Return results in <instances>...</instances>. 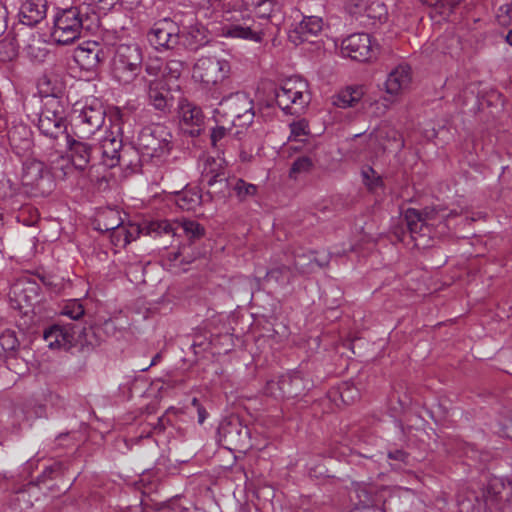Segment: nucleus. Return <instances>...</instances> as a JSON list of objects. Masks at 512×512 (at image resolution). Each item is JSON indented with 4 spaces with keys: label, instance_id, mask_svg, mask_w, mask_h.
I'll return each mask as SVG.
<instances>
[{
    "label": "nucleus",
    "instance_id": "f257e3e1",
    "mask_svg": "<svg viewBox=\"0 0 512 512\" xmlns=\"http://www.w3.org/2000/svg\"><path fill=\"white\" fill-rule=\"evenodd\" d=\"M445 212V209L435 207H426L422 211L414 208L406 210L404 218L415 247L426 248L429 246L432 234L431 226L436 221L457 215L455 211H451L449 214Z\"/></svg>",
    "mask_w": 512,
    "mask_h": 512
},
{
    "label": "nucleus",
    "instance_id": "f03ea898",
    "mask_svg": "<svg viewBox=\"0 0 512 512\" xmlns=\"http://www.w3.org/2000/svg\"><path fill=\"white\" fill-rule=\"evenodd\" d=\"M228 22L222 27L225 37L261 42L266 33V24L257 21L248 10H231L223 16Z\"/></svg>",
    "mask_w": 512,
    "mask_h": 512
},
{
    "label": "nucleus",
    "instance_id": "7ed1b4c3",
    "mask_svg": "<svg viewBox=\"0 0 512 512\" xmlns=\"http://www.w3.org/2000/svg\"><path fill=\"white\" fill-rule=\"evenodd\" d=\"M82 28L83 18L79 7L59 9L54 15L51 37L56 43L67 45L80 37Z\"/></svg>",
    "mask_w": 512,
    "mask_h": 512
},
{
    "label": "nucleus",
    "instance_id": "20e7f679",
    "mask_svg": "<svg viewBox=\"0 0 512 512\" xmlns=\"http://www.w3.org/2000/svg\"><path fill=\"white\" fill-rule=\"evenodd\" d=\"M146 71L153 79L149 80L150 103L158 110L165 111L169 106L170 82L176 80L180 72L170 66H146Z\"/></svg>",
    "mask_w": 512,
    "mask_h": 512
},
{
    "label": "nucleus",
    "instance_id": "39448f33",
    "mask_svg": "<svg viewBox=\"0 0 512 512\" xmlns=\"http://www.w3.org/2000/svg\"><path fill=\"white\" fill-rule=\"evenodd\" d=\"M40 132L53 140L65 139L68 136L64 109L58 97L45 101L38 119Z\"/></svg>",
    "mask_w": 512,
    "mask_h": 512
},
{
    "label": "nucleus",
    "instance_id": "423d86ee",
    "mask_svg": "<svg viewBox=\"0 0 512 512\" xmlns=\"http://www.w3.org/2000/svg\"><path fill=\"white\" fill-rule=\"evenodd\" d=\"M307 89L306 81L299 77H291L276 91V103L286 113H298L309 103Z\"/></svg>",
    "mask_w": 512,
    "mask_h": 512
},
{
    "label": "nucleus",
    "instance_id": "0eeeda50",
    "mask_svg": "<svg viewBox=\"0 0 512 512\" xmlns=\"http://www.w3.org/2000/svg\"><path fill=\"white\" fill-rule=\"evenodd\" d=\"M215 113L231 118L234 126L245 127L254 119L253 101L246 93L236 92L224 97Z\"/></svg>",
    "mask_w": 512,
    "mask_h": 512
},
{
    "label": "nucleus",
    "instance_id": "6e6552de",
    "mask_svg": "<svg viewBox=\"0 0 512 512\" xmlns=\"http://www.w3.org/2000/svg\"><path fill=\"white\" fill-rule=\"evenodd\" d=\"M76 103L74 112L78 113L75 117V134L80 139L89 138L104 123L105 111L97 99H92L90 103H85L81 108Z\"/></svg>",
    "mask_w": 512,
    "mask_h": 512
},
{
    "label": "nucleus",
    "instance_id": "1a4fd4ad",
    "mask_svg": "<svg viewBox=\"0 0 512 512\" xmlns=\"http://www.w3.org/2000/svg\"><path fill=\"white\" fill-rule=\"evenodd\" d=\"M171 134L163 125L144 128L138 137V144L144 156L161 158L171 149Z\"/></svg>",
    "mask_w": 512,
    "mask_h": 512
},
{
    "label": "nucleus",
    "instance_id": "9d476101",
    "mask_svg": "<svg viewBox=\"0 0 512 512\" xmlns=\"http://www.w3.org/2000/svg\"><path fill=\"white\" fill-rule=\"evenodd\" d=\"M149 43L156 50L173 49L180 44L181 34L178 28V16L174 20L164 18L154 23L147 34Z\"/></svg>",
    "mask_w": 512,
    "mask_h": 512
},
{
    "label": "nucleus",
    "instance_id": "9b49d317",
    "mask_svg": "<svg viewBox=\"0 0 512 512\" xmlns=\"http://www.w3.org/2000/svg\"><path fill=\"white\" fill-rule=\"evenodd\" d=\"M64 142L70 152L69 157L75 169L79 171H85L88 169L85 176V183L83 185H86L88 182L93 183L98 181L99 177L93 174L95 166H89L92 146L84 141L74 139L70 135L65 136Z\"/></svg>",
    "mask_w": 512,
    "mask_h": 512
},
{
    "label": "nucleus",
    "instance_id": "f8f14e48",
    "mask_svg": "<svg viewBox=\"0 0 512 512\" xmlns=\"http://www.w3.org/2000/svg\"><path fill=\"white\" fill-rule=\"evenodd\" d=\"M341 55L353 61L365 62L374 54L371 36L367 33H355L342 41Z\"/></svg>",
    "mask_w": 512,
    "mask_h": 512
},
{
    "label": "nucleus",
    "instance_id": "ddd939ff",
    "mask_svg": "<svg viewBox=\"0 0 512 512\" xmlns=\"http://www.w3.org/2000/svg\"><path fill=\"white\" fill-rule=\"evenodd\" d=\"M178 28L179 34H181L180 44L183 46L196 49L206 42V29L198 23L193 12L178 17Z\"/></svg>",
    "mask_w": 512,
    "mask_h": 512
},
{
    "label": "nucleus",
    "instance_id": "4468645a",
    "mask_svg": "<svg viewBox=\"0 0 512 512\" xmlns=\"http://www.w3.org/2000/svg\"><path fill=\"white\" fill-rule=\"evenodd\" d=\"M76 326L54 324L44 330L43 339L51 349L68 350L76 343Z\"/></svg>",
    "mask_w": 512,
    "mask_h": 512
},
{
    "label": "nucleus",
    "instance_id": "2eb2a0df",
    "mask_svg": "<svg viewBox=\"0 0 512 512\" xmlns=\"http://www.w3.org/2000/svg\"><path fill=\"white\" fill-rule=\"evenodd\" d=\"M178 115L182 127L191 135L198 136L204 124V115L201 108L186 98L178 102Z\"/></svg>",
    "mask_w": 512,
    "mask_h": 512
},
{
    "label": "nucleus",
    "instance_id": "dca6fc26",
    "mask_svg": "<svg viewBox=\"0 0 512 512\" xmlns=\"http://www.w3.org/2000/svg\"><path fill=\"white\" fill-rule=\"evenodd\" d=\"M19 22L34 27L42 22L47 14V0H19Z\"/></svg>",
    "mask_w": 512,
    "mask_h": 512
},
{
    "label": "nucleus",
    "instance_id": "f3484780",
    "mask_svg": "<svg viewBox=\"0 0 512 512\" xmlns=\"http://www.w3.org/2000/svg\"><path fill=\"white\" fill-rule=\"evenodd\" d=\"M411 83V66H395L387 76L385 90L390 95H399L408 90Z\"/></svg>",
    "mask_w": 512,
    "mask_h": 512
},
{
    "label": "nucleus",
    "instance_id": "a211bd4d",
    "mask_svg": "<svg viewBox=\"0 0 512 512\" xmlns=\"http://www.w3.org/2000/svg\"><path fill=\"white\" fill-rule=\"evenodd\" d=\"M225 161L218 157H207L203 163L201 183L208 187L220 183L226 185Z\"/></svg>",
    "mask_w": 512,
    "mask_h": 512
},
{
    "label": "nucleus",
    "instance_id": "6ab92c4d",
    "mask_svg": "<svg viewBox=\"0 0 512 512\" xmlns=\"http://www.w3.org/2000/svg\"><path fill=\"white\" fill-rule=\"evenodd\" d=\"M122 140L109 135L105 137L100 145L102 162L108 168H113L124 161L127 151L122 150Z\"/></svg>",
    "mask_w": 512,
    "mask_h": 512
},
{
    "label": "nucleus",
    "instance_id": "aec40b11",
    "mask_svg": "<svg viewBox=\"0 0 512 512\" xmlns=\"http://www.w3.org/2000/svg\"><path fill=\"white\" fill-rule=\"evenodd\" d=\"M310 388V380L305 379L300 370L282 375V393L285 398L296 397Z\"/></svg>",
    "mask_w": 512,
    "mask_h": 512
},
{
    "label": "nucleus",
    "instance_id": "412c9836",
    "mask_svg": "<svg viewBox=\"0 0 512 512\" xmlns=\"http://www.w3.org/2000/svg\"><path fill=\"white\" fill-rule=\"evenodd\" d=\"M323 28V20L317 16H308L297 25L290 39L297 44V42L309 41L310 36L318 35Z\"/></svg>",
    "mask_w": 512,
    "mask_h": 512
},
{
    "label": "nucleus",
    "instance_id": "4be33fe9",
    "mask_svg": "<svg viewBox=\"0 0 512 512\" xmlns=\"http://www.w3.org/2000/svg\"><path fill=\"white\" fill-rule=\"evenodd\" d=\"M45 180L49 181L50 179L42 162L31 161L25 164L22 175V182L25 186L41 190Z\"/></svg>",
    "mask_w": 512,
    "mask_h": 512
},
{
    "label": "nucleus",
    "instance_id": "5701e85b",
    "mask_svg": "<svg viewBox=\"0 0 512 512\" xmlns=\"http://www.w3.org/2000/svg\"><path fill=\"white\" fill-rule=\"evenodd\" d=\"M230 66H194L193 78L206 86L215 85L227 77Z\"/></svg>",
    "mask_w": 512,
    "mask_h": 512
},
{
    "label": "nucleus",
    "instance_id": "b1692460",
    "mask_svg": "<svg viewBox=\"0 0 512 512\" xmlns=\"http://www.w3.org/2000/svg\"><path fill=\"white\" fill-rule=\"evenodd\" d=\"M347 10L352 15L365 14L369 18L382 19L386 15L385 5L381 2L368 4L366 0H349Z\"/></svg>",
    "mask_w": 512,
    "mask_h": 512
},
{
    "label": "nucleus",
    "instance_id": "393cba45",
    "mask_svg": "<svg viewBox=\"0 0 512 512\" xmlns=\"http://www.w3.org/2000/svg\"><path fill=\"white\" fill-rule=\"evenodd\" d=\"M364 87L360 85L348 86L333 97L332 103L338 108L354 107L364 96Z\"/></svg>",
    "mask_w": 512,
    "mask_h": 512
},
{
    "label": "nucleus",
    "instance_id": "a878e982",
    "mask_svg": "<svg viewBox=\"0 0 512 512\" xmlns=\"http://www.w3.org/2000/svg\"><path fill=\"white\" fill-rule=\"evenodd\" d=\"M201 202L202 195L196 187L186 188L175 195V203L182 210H195Z\"/></svg>",
    "mask_w": 512,
    "mask_h": 512
},
{
    "label": "nucleus",
    "instance_id": "bb28decb",
    "mask_svg": "<svg viewBox=\"0 0 512 512\" xmlns=\"http://www.w3.org/2000/svg\"><path fill=\"white\" fill-rule=\"evenodd\" d=\"M280 4L276 0H270L263 5L255 8L257 21H262L266 24V30L269 24L277 25L276 20H280Z\"/></svg>",
    "mask_w": 512,
    "mask_h": 512
},
{
    "label": "nucleus",
    "instance_id": "cd10ccee",
    "mask_svg": "<svg viewBox=\"0 0 512 512\" xmlns=\"http://www.w3.org/2000/svg\"><path fill=\"white\" fill-rule=\"evenodd\" d=\"M145 235L158 237L162 235L176 236V221L169 222L168 220H151L143 223Z\"/></svg>",
    "mask_w": 512,
    "mask_h": 512
},
{
    "label": "nucleus",
    "instance_id": "c85d7f7f",
    "mask_svg": "<svg viewBox=\"0 0 512 512\" xmlns=\"http://www.w3.org/2000/svg\"><path fill=\"white\" fill-rule=\"evenodd\" d=\"M327 264L326 262L318 261L313 252H310L308 256L306 255H295L294 264L292 270L294 271V275L297 274H308L314 271V267H324Z\"/></svg>",
    "mask_w": 512,
    "mask_h": 512
},
{
    "label": "nucleus",
    "instance_id": "c756f323",
    "mask_svg": "<svg viewBox=\"0 0 512 512\" xmlns=\"http://www.w3.org/2000/svg\"><path fill=\"white\" fill-rule=\"evenodd\" d=\"M115 62H119V64H141L142 55L140 48L135 44H122L118 46Z\"/></svg>",
    "mask_w": 512,
    "mask_h": 512
},
{
    "label": "nucleus",
    "instance_id": "7c9ffc66",
    "mask_svg": "<svg viewBox=\"0 0 512 512\" xmlns=\"http://www.w3.org/2000/svg\"><path fill=\"white\" fill-rule=\"evenodd\" d=\"M50 168L54 177L59 179L67 178L76 170L70 158L58 154L50 159Z\"/></svg>",
    "mask_w": 512,
    "mask_h": 512
},
{
    "label": "nucleus",
    "instance_id": "2f4dec72",
    "mask_svg": "<svg viewBox=\"0 0 512 512\" xmlns=\"http://www.w3.org/2000/svg\"><path fill=\"white\" fill-rule=\"evenodd\" d=\"M204 231V227L194 220L182 219L176 221V235H180V232H182L191 241L203 237Z\"/></svg>",
    "mask_w": 512,
    "mask_h": 512
},
{
    "label": "nucleus",
    "instance_id": "473e14b6",
    "mask_svg": "<svg viewBox=\"0 0 512 512\" xmlns=\"http://www.w3.org/2000/svg\"><path fill=\"white\" fill-rule=\"evenodd\" d=\"M362 182L371 193H377L383 190L384 183L382 177L370 166H365L361 170Z\"/></svg>",
    "mask_w": 512,
    "mask_h": 512
},
{
    "label": "nucleus",
    "instance_id": "72a5a7b5",
    "mask_svg": "<svg viewBox=\"0 0 512 512\" xmlns=\"http://www.w3.org/2000/svg\"><path fill=\"white\" fill-rule=\"evenodd\" d=\"M295 275L290 266L280 265L267 271V280H273L281 286L288 285L293 282Z\"/></svg>",
    "mask_w": 512,
    "mask_h": 512
},
{
    "label": "nucleus",
    "instance_id": "f704fd0d",
    "mask_svg": "<svg viewBox=\"0 0 512 512\" xmlns=\"http://www.w3.org/2000/svg\"><path fill=\"white\" fill-rule=\"evenodd\" d=\"M18 55V45L14 39L4 38L0 41V63L12 62Z\"/></svg>",
    "mask_w": 512,
    "mask_h": 512
},
{
    "label": "nucleus",
    "instance_id": "c9c22d12",
    "mask_svg": "<svg viewBox=\"0 0 512 512\" xmlns=\"http://www.w3.org/2000/svg\"><path fill=\"white\" fill-rule=\"evenodd\" d=\"M141 66H113V76L121 84H128L134 80Z\"/></svg>",
    "mask_w": 512,
    "mask_h": 512
},
{
    "label": "nucleus",
    "instance_id": "e433bc0d",
    "mask_svg": "<svg viewBox=\"0 0 512 512\" xmlns=\"http://www.w3.org/2000/svg\"><path fill=\"white\" fill-rule=\"evenodd\" d=\"M230 185L240 200L254 196L257 192L256 185L247 183L243 179H235L234 183H230Z\"/></svg>",
    "mask_w": 512,
    "mask_h": 512
},
{
    "label": "nucleus",
    "instance_id": "4c0bfd02",
    "mask_svg": "<svg viewBox=\"0 0 512 512\" xmlns=\"http://www.w3.org/2000/svg\"><path fill=\"white\" fill-rule=\"evenodd\" d=\"M85 313V309L82 303L77 299L68 300L62 310L61 314L67 316L73 320L80 319Z\"/></svg>",
    "mask_w": 512,
    "mask_h": 512
},
{
    "label": "nucleus",
    "instance_id": "58836bf2",
    "mask_svg": "<svg viewBox=\"0 0 512 512\" xmlns=\"http://www.w3.org/2000/svg\"><path fill=\"white\" fill-rule=\"evenodd\" d=\"M312 167L313 161L310 157H299L293 162L289 175L291 178H296L298 174L309 172Z\"/></svg>",
    "mask_w": 512,
    "mask_h": 512
},
{
    "label": "nucleus",
    "instance_id": "ea45409f",
    "mask_svg": "<svg viewBox=\"0 0 512 512\" xmlns=\"http://www.w3.org/2000/svg\"><path fill=\"white\" fill-rule=\"evenodd\" d=\"M309 134V125L305 119L294 121L290 124L289 141H301V137Z\"/></svg>",
    "mask_w": 512,
    "mask_h": 512
},
{
    "label": "nucleus",
    "instance_id": "a19ab883",
    "mask_svg": "<svg viewBox=\"0 0 512 512\" xmlns=\"http://www.w3.org/2000/svg\"><path fill=\"white\" fill-rule=\"evenodd\" d=\"M209 8L214 12H220L224 16L238 7V0H208Z\"/></svg>",
    "mask_w": 512,
    "mask_h": 512
},
{
    "label": "nucleus",
    "instance_id": "79ce46f5",
    "mask_svg": "<svg viewBox=\"0 0 512 512\" xmlns=\"http://www.w3.org/2000/svg\"><path fill=\"white\" fill-rule=\"evenodd\" d=\"M0 346L5 352H13L19 346V341L14 331L6 330L0 334Z\"/></svg>",
    "mask_w": 512,
    "mask_h": 512
},
{
    "label": "nucleus",
    "instance_id": "37998d69",
    "mask_svg": "<svg viewBox=\"0 0 512 512\" xmlns=\"http://www.w3.org/2000/svg\"><path fill=\"white\" fill-rule=\"evenodd\" d=\"M39 94L45 97L46 100L56 97V86L48 76L41 77L37 82Z\"/></svg>",
    "mask_w": 512,
    "mask_h": 512
},
{
    "label": "nucleus",
    "instance_id": "c03bdc74",
    "mask_svg": "<svg viewBox=\"0 0 512 512\" xmlns=\"http://www.w3.org/2000/svg\"><path fill=\"white\" fill-rule=\"evenodd\" d=\"M121 224H123V222L121 221L118 212L113 210L109 211L105 215V220L103 223L99 222L101 230L111 231V233L115 231V229L119 228Z\"/></svg>",
    "mask_w": 512,
    "mask_h": 512
},
{
    "label": "nucleus",
    "instance_id": "a18cd8bd",
    "mask_svg": "<svg viewBox=\"0 0 512 512\" xmlns=\"http://www.w3.org/2000/svg\"><path fill=\"white\" fill-rule=\"evenodd\" d=\"M264 393L276 399L285 398L284 393H282V376L277 380L268 381L264 387Z\"/></svg>",
    "mask_w": 512,
    "mask_h": 512
},
{
    "label": "nucleus",
    "instance_id": "49530a36",
    "mask_svg": "<svg viewBox=\"0 0 512 512\" xmlns=\"http://www.w3.org/2000/svg\"><path fill=\"white\" fill-rule=\"evenodd\" d=\"M229 130L230 129H227L224 126H216L213 128L210 133L211 145L214 148L219 149L222 146V140L226 137Z\"/></svg>",
    "mask_w": 512,
    "mask_h": 512
},
{
    "label": "nucleus",
    "instance_id": "de8ad7c7",
    "mask_svg": "<svg viewBox=\"0 0 512 512\" xmlns=\"http://www.w3.org/2000/svg\"><path fill=\"white\" fill-rule=\"evenodd\" d=\"M125 230H126V238L128 244L132 241L136 240L140 234H145V230L143 229L142 225H137L134 223H127L124 224Z\"/></svg>",
    "mask_w": 512,
    "mask_h": 512
},
{
    "label": "nucleus",
    "instance_id": "09e8293b",
    "mask_svg": "<svg viewBox=\"0 0 512 512\" xmlns=\"http://www.w3.org/2000/svg\"><path fill=\"white\" fill-rule=\"evenodd\" d=\"M126 235L127 234L123 223L119 228L115 229V231L111 233V241L115 246L125 247L128 245L127 239H125Z\"/></svg>",
    "mask_w": 512,
    "mask_h": 512
},
{
    "label": "nucleus",
    "instance_id": "8fccbe9b",
    "mask_svg": "<svg viewBox=\"0 0 512 512\" xmlns=\"http://www.w3.org/2000/svg\"><path fill=\"white\" fill-rule=\"evenodd\" d=\"M8 11L6 6L0 2V36L7 29Z\"/></svg>",
    "mask_w": 512,
    "mask_h": 512
},
{
    "label": "nucleus",
    "instance_id": "3c124183",
    "mask_svg": "<svg viewBox=\"0 0 512 512\" xmlns=\"http://www.w3.org/2000/svg\"><path fill=\"white\" fill-rule=\"evenodd\" d=\"M162 382H163V385L161 386L160 389H164V388L173 389V388L183 385L184 380L183 379H174L170 376H167L165 379L162 380Z\"/></svg>",
    "mask_w": 512,
    "mask_h": 512
},
{
    "label": "nucleus",
    "instance_id": "603ef678",
    "mask_svg": "<svg viewBox=\"0 0 512 512\" xmlns=\"http://www.w3.org/2000/svg\"><path fill=\"white\" fill-rule=\"evenodd\" d=\"M388 458L391 460L407 463L408 454L400 449L389 451L388 452Z\"/></svg>",
    "mask_w": 512,
    "mask_h": 512
},
{
    "label": "nucleus",
    "instance_id": "864d4df0",
    "mask_svg": "<svg viewBox=\"0 0 512 512\" xmlns=\"http://www.w3.org/2000/svg\"><path fill=\"white\" fill-rule=\"evenodd\" d=\"M170 261H171V266L172 267H178L180 266L182 263H185V264H188L190 263V261H185L183 256H182V253H174L172 257H170Z\"/></svg>",
    "mask_w": 512,
    "mask_h": 512
},
{
    "label": "nucleus",
    "instance_id": "5fc2aeb1",
    "mask_svg": "<svg viewBox=\"0 0 512 512\" xmlns=\"http://www.w3.org/2000/svg\"><path fill=\"white\" fill-rule=\"evenodd\" d=\"M499 11L505 14L509 19H512V0L511 3L500 6Z\"/></svg>",
    "mask_w": 512,
    "mask_h": 512
},
{
    "label": "nucleus",
    "instance_id": "6e6d98bb",
    "mask_svg": "<svg viewBox=\"0 0 512 512\" xmlns=\"http://www.w3.org/2000/svg\"><path fill=\"white\" fill-rule=\"evenodd\" d=\"M197 413H198V423L203 424L204 421L206 420V418L208 417V413H207L206 409L203 406H199L197 408Z\"/></svg>",
    "mask_w": 512,
    "mask_h": 512
},
{
    "label": "nucleus",
    "instance_id": "4d7b16f0",
    "mask_svg": "<svg viewBox=\"0 0 512 512\" xmlns=\"http://www.w3.org/2000/svg\"><path fill=\"white\" fill-rule=\"evenodd\" d=\"M162 359V356L160 353H157L151 360V363L148 367L146 368H143L142 371H147L150 367L152 366H155L156 364H158Z\"/></svg>",
    "mask_w": 512,
    "mask_h": 512
},
{
    "label": "nucleus",
    "instance_id": "13d9d810",
    "mask_svg": "<svg viewBox=\"0 0 512 512\" xmlns=\"http://www.w3.org/2000/svg\"><path fill=\"white\" fill-rule=\"evenodd\" d=\"M154 429H158L159 431H163L165 429V423H164L163 417H160L157 419V423H156Z\"/></svg>",
    "mask_w": 512,
    "mask_h": 512
},
{
    "label": "nucleus",
    "instance_id": "bf43d9fd",
    "mask_svg": "<svg viewBox=\"0 0 512 512\" xmlns=\"http://www.w3.org/2000/svg\"><path fill=\"white\" fill-rule=\"evenodd\" d=\"M506 41L509 45L512 46V29L506 35Z\"/></svg>",
    "mask_w": 512,
    "mask_h": 512
},
{
    "label": "nucleus",
    "instance_id": "052dcab7",
    "mask_svg": "<svg viewBox=\"0 0 512 512\" xmlns=\"http://www.w3.org/2000/svg\"><path fill=\"white\" fill-rule=\"evenodd\" d=\"M8 137H9V140H10L11 142H14V141H15V131L10 130V131L8 132Z\"/></svg>",
    "mask_w": 512,
    "mask_h": 512
},
{
    "label": "nucleus",
    "instance_id": "680f3d73",
    "mask_svg": "<svg viewBox=\"0 0 512 512\" xmlns=\"http://www.w3.org/2000/svg\"><path fill=\"white\" fill-rule=\"evenodd\" d=\"M104 326H105L106 329H110V328L113 329L114 328V324H113V322L111 320L106 321Z\"/></svg>",
    "mask_w": 512,
    "mask_h": 512
},
{
    "label": "nucleus",
    "instance_id": "e2e57ef3",
    "mask_svg": "<svg viewBox=\"0 0 512 512\" xmlns=\"http://www.w3.org/2000/svg\"><path fill=\"white\" fill-rule=\"evenodd\" d=\"M191 404L196 408H198L199 406H202L197 398H193L191 401Z\"/></svg>",
    "mask_w": 512,
    "mask_h": 512
},
{
    "label": "nucleus",
    "instance_id": "0e129e2a",
    "mask_svg": "<svg viewBox=\"0 0 512 512\" xmlns=\"http://www.w3.org/2000/svg\"><path fill=\"white\" fill-rule=\"evenodd\" d=\"M379 11L380 10L375 6L374 10H371V13L378 15Z\"/></svg>",
    "mask_w": 512,
    "mask_h": 512
},
{
    "label": "nucleus",
    "instance_id": "69168bd1",
    "mask_svg": "<svg viewBox=\"0 0 512 512\" xmlns=\"http://www.w3.org/2000/svg\"><path fill=\"white\" fill-rule=\"evenodd\" d=\"M370 505H371V506H374V503H373V502H371V503H370V502H367V503H365L364 507H365V508H369V507H370Z\"/></svg>",
    "mask_w": 512,
    "mask_h": 512
}]
</instances>
